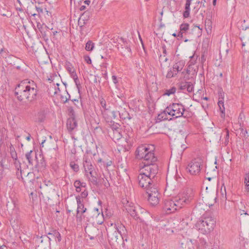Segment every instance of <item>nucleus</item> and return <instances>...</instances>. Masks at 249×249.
<instances>
[{
	"mask_svg": "<svg viewBox=\"0 0 249 249\" xmlns=\"http://www.w3.org/2000/svg\"><path fill=\"white\" fill-rule=\"evenodd\" d=\"M15 94L20 101L32 103L37 99L36 84L33 81L25 80L21 82L15 89Z\"/></svg>",
	"mask_w": 249,
	"mask_h": 249,
	"instance_id": "f257e3e1",
	"label": "nucleus"
},
{
	"mask_svg": "<svg viewBox=\"0 0 249 249\" xmlns=\"http://www.w3.org/2000/svg\"><path fill=\"white\" fill-rule=\"evenodd\" d=\"M215 223V218L209 213H206L196 222L195 226L201 233L206 234L213 230Z\"/></svg>",
	"mask_w": 249,
	"mask_h": 249,
	"instance_id": "f03ea898",
	"label": "nucleus"
},
{
	"mask_svg": "<svg viewBox=\"0 0 249 249\" xmlns=\"http://www.w3.org/2000/svg\"><path fill=\"white\" fill-rule=\"evenodd\" d=\"M136 157L139 159H143L144 164H155L157 158L155 156L152 150H150L148 146L141 145L136 150Z\"/></svg>",
	"mask_w": 249,
	"mask_h": 249,
	"instance_id": "7ed1b4c3",
	"label": "nucleus"
},
{
	"mask_svg": "<svg viewBox=\"0 0 249 249\" xmlns=\"http://www.w3.org/2000/svg\"><path fill=\"white\" fill-rule=\"evenodd\" d=\"M187 198L185 196L179 198L175 203L172 200H165L164 202L163 210L167 214L175 212L178 208L183 207L186 204Z\"/></svg>",
	"mask_w": 249,
	"mask_h": 249,
	"instance_id": "20e7f679",
	"label": "nucleus"
},
{
	"mask_svg": "<svg viewBox=\"0 0 249 249\" xmlns=\"http://www.w3.org/2000/svg\"><path fill=\"white\" fill-rule=\"evenodd\" d=\"M91 157L88 154L84 155L83 158V165L86 175L89 178H92L94 181H97V173L91 163Z\"/></svg>",
	"mask_w": 249,
	"mask_h": 249,
	"instance_id": "39448f33",
	"label": "nucleus"
},
{
	"mask_svg": "<svg viewBox=\"0 0 249 249\" xmlns=\"http://www.w3.org/2000/svg\"><path fill=\"white\" fill-rule=\"evenodd\" d=\"M184 110V107L181 105L173 104L167 107L161 115L168 114L171 116L178 118L183 115Z\"/></svg>",
	"mask_w": 249,
	"mask_h": 249,
	"instance_id": "423d86ee",
	"label": "nucleus"
},
{
	"mask_svg": "<svg viewBox=\"0 0 249 249\" xmlns=\"http://www.w3.org/2000/svg\"><path fill=\"white\" fill-rule=\"evenodd\" d=\"M138 180L139 186L146 191L150 189L151 187L157 186L156 180H154L140 172L138 176Z\"/></svg>",
	"mask_w": 249,
	"mask_h": 249,
	"instance_id": "0eeeda50",
	"label": "nucleus"
},
{
	"mask_svg": "<svg viewBox=\"0 0 249 249\" xmlns=\"http://www.w3.org/2000/svg\"><path fill=\"white\" fill-rule=\"evenodd\" d=\"M146 192L148 195V201L150 204L152 206L158 204L160 198V195L159 193L157 186L151 187Z\"/></svg>",
	"mask_w": 249,
	"mask_h": 249,
	"instance_id": "6e6552de",
	"label": "nucleus"
},
{
	"mask_svg": "<svg viewBox=\"0 0 249 249\" xmlns=\"http://www.w3.org/2000/svg\"><path fill=\"white\" fill-rule=\"evenodd\" d=\"M140 172L146 176H148L154 180H156L155 178L158 172V166L156 164H147L140 169Z\"/></svg>",
	"mask_w": 249,
	"mask_h": 249,
	"instance_id": "1a4fd4ad",
	"label": "nucleus"
},
{
	"mask_svg": "<svg viewBox=\"0 0 249 249\" xmlns=\"http://www.w3.org/2000/svg\"><path fill=\"white\" fill-rule=\"evenodd\" d=\"M201 165V160L199 158H196L193 160L188 164V170L191 175H197L200 171Z\"/></svg>",
	"mask_w": 249,
	"mask_h": 249,
	"instance_id": "9d476101",
	"label": "nucleus"
},
{
	"mask_svg": "<svg viewBox=\"0 0 249 249\" xmlns=\"http://www.w3.org/2000/svg\"><path fill=\"white\" fill-rule=\"evenodd\" d=\"M66 70L69 72L71 77L72 78L75 83V85H76L77 89H78V90H79L80 83L78 79V76L77 75V74L76 73L75 70L71 63L68 62L66 63Z\"/></svg>",
	"mask_w": 249,
	"mask_h": 249,
	"instance_id": "9b49d317",
	"label": "nucleus"
},
{
	"mask_svg": "<svg viewBox=\"0 0 249 249\" xmlns=\"http://www.w3.org/2000/svg\"><path fill=\"white\" fill-rule=\"evenodd\" d=\"M185 63L184 61L181 60L176 63L173 66L174 70H175L177 73L181 72L184 78L187 74V68L185 66Z\"/></svg>",
	"mask_w": 249,
	"mask_h": 249,
	"instance_id": "f8f14e48",
	"label": "nucleus"
},
{
	"mask_svg": "<svg viewBox=\"0 0 249 249\" xmlns=\"http://www.w3.org/2000/svg\"><path fill=\"white\" fill-rule=\"evenodd\" d=\"M77 124L74 117H70L67 122V127L69 132L72 134L73 131L76 129Z\"/></svg>",
	"mask_w": 249,
	"mask_h": 249,
	"instance_id": "ddd939ff",
	"label": "nucleus"
},
{
	"mask_svg": "<svg viewBox=\"0 0 249 249\" xmlns=\"http://www.w3.org/2000/svg\"><path fill=\"white\" fill-rule=\"evenodd\" d=\"M111 226L113 227L110 228H108V231L107 232L108 238H110L111 240L113 241L117 242L120 234L117 230H116V228L115 227H114V226H113L112 224H111Z\"/></svg>",
	"mask_w": 249,
	"mask_h": 249,
	"instance_id": "4468645a",
	"label": "nucleus"
},
{
	"mask_svg": "<svg viewBox=\"0 0 249 249\" xmlns=\"http://www.w3.org/2000/svg\"><path fill=\"white\" fill-rule=\"evenodd\" d=\"M128 203V204L125 206V209L127 213L134 219H138L139 216L136 207L134 206V204L132 203Z\"/></svg>",
	"mask_w": 249,
	"mask_h": 249,
	"instance_id": "2eb2a0df",
	"label": "nucleus"
},
{
	"mask_svg": "<svg viewBox=\"0 0 249 249\" xmlns=\"http://www.w3.org/2000/svg\"><path fill=\"white\" fill-rule=\"evenodd\" d=\"M36 10L37 12V13H33L32 11H30L28 9L29 12V14L31 15L32 16L35 17L36 15L40 16L41 14H43L44 12H46L47 13L48 11H47L45 5L43 3H38L37 5L35 6Z\"/></svg>",
	"mask_w": 249,
	"mask_h": 249,
	"instance_id": "dca6fc26",
	"label": "nucleus"
},
{
	"mask_svg": "<svg viewBox=\"0 0 249 249\" xmlns=\"http://www.w3.org/2000/svg\"><path fill=\"white\" fill-rule=\"evenodd\" d=\"M97 163L101 169L103 168L107 169L108 167L111 165L112 162L110 160L106 159V157H104L103 158H99L97 160Z\"/></svg>",
	"mask_w": 249,
	"mask_h": 249,
	"instance_id": "f3484780",
	"label": "nucleus"
},
{
	"mask_svg": "<svg viewBox=\"0 0 249 249\" xmlns=\"http://www.w3.org/2000/svg\"><path fill=\"white\" fill-rule=\"evenodd\" d=\"M85 231L91 240L96 238L97 233L99 232V230L94 227H87Z\"/></svg>",
	"mask_w": 249,
	"mask_h": 249,
	"instance_id": "a211bd4d",
	"label": "nucleus"
},
{
	"mask_svg": "<svg viewBox=\"0 0 249 249\" xmlns=\"http://www.w3.org/2000/svg\"><path fill=\"white\" fill-rule=\"evenodd\" d=\"M76 200L77 204L76 213H86L87 210V208L85 207L83 200H81L80 196H76Z\"/></svg>",
	"mask_w": 249,
	"mask_h": 249,
	"instance_id": "6ab92c4d",
	"label": "nucleus"
},
{
	"mask_svg": "<svg viewBox=\"0 0 249 249\" xmlns=\"http://www.w3.org/2000/svg\"><path fill=\"white\" fill-rule=\"evenodd\" d=\"M114 226L116 230L118 231L120 236L124 240V238L126 234V230L125 227L121 224H118V225L114 224Z\"/></svg>",
	"mask_w": 249,
	"mask_h": 249,
	"instance_id": "aec40b11",
	"label": "nucleus"
},
{
	"mask_svg": "<svg viewBox=\"0 0 249 249\" xmlns=\"http://www.w3.org/2000/svg\"><path fill=\"white\" fill-rule=\"evenodd\" d=\"M89 213H76V220L78 224H82L83 222H86L89 221L88 219H86V216ZM87 218H88L87 217Z\"/></svg>",
	"mask_w": 249,
	"mask_h": 249,
	"instance_id": "412c9836",
	"label": "nucleus"
},
{
	"mask_svg": "<svg viewBox=\"0 0 249 249\" xmlns=\"http://www.w3.org/2000/svg\"><path fill=\"white\" fill-rule=\"evenodd\" d=\"M47 112V111L45 110L38 112L36 116L35 121L38 123L43 122L45 120Z\"/></svg>",
	"mask_w": 249,
	"mask_h": 249,
	"instance_id": "4be33fe9",
	"label": "nucleus"
},
{
	"mask_svg": "<svg viewBox=\"0 0 249 249\" xmlns=\"http://www.w3.org/2000/svg\"><path fill=\"white\" fill-rule=\"evenodd\" d=\"M102 114L103 117L105 119L107 122H110L112 117L110 113V108L109 109H106L105 110H101Z\"/></svg>",
	"mask_w": 249,
	"mask_h": 249,
	"instance_id": "5701e85b",
	"label": "nucleus"
},
{
	"mask_svg": "<svg viewBox=\"0 0 249 249\" xmlns=\"http://www.w3.org/2000/svg\"><path fill=\"white\" fill-rule=\"evenodd\" d=\"M187 32V24L183 23L180 26V31L178 33V37L182 38L186 35Z\"/></svg>",
	"mask_w": 249,
	"mask_h": 249,
	"instance_id": "b1692460",
	"label": "nucleus"
},
{
	"mask_svg": "<svg viewBox=\"0 0 249 249\" xmlns=\"http://www.w3.org/2000/svg\"><path fill=\"white\" fill-rule=\"evenodd\" d=\"M73 185L76 188V191L78 193L82 191L81 188L82 187L85 188L86 186V183L82 182L79 180L75 181Z\"/></svg>",
	"mask_w": 249,
	"mask_h": 249,
	"instance_id": "393cba45",
	"label": "nucleus"
},
{
	"mask_svg": "<svg viewBox=\"0 0 249 249\" xmlns=\"http://www.w3.org/2000/svg\"><path fill=\"white\" fill-rule=\"evenodd\" d=\"M121 129L120 130H117L113 131L112 139L115 142H116L122 138V135L121 134Z\"/></svg>",
	"mask_w": 249,
	"mask_h": 249,
	"instance_id": "a878e982",
	"label": "nucleus"
},
{
	"mask_svg": "<svg viewBox=\"0 0 249 249\" xmlns=\"http://www.w3.org/2000/svg\"><path fill=\"white\" fill-rule=\"evenodd\" d=\"M48 234L52 237H54L55 240H57L58 242H60L61 240L60 233L56 230L53 231L52 233H49Z\"/></svg>",
	"mask_w": 249,
	"mask_h": 249,
	"instance_id": "bb28decb",
	"label": "nucleus"
},
{
	"mask_svg": "<svg viewBox=\"0 0 249 249\" xmlns=\"http://www.w3.org/2000/svg\"><path fill=\"white\" fill-rule=\"evenodd\" d=\"M241 40L242 41V52H244V56L245 54L249 56V50L244 49V47H245L246 45H249V40H244L242 38H241Z\"/></svg>",
	"mask_w": 249,
	"mask_h": 249,
	"instance_id": "cd10ccee",
	"label": "nucleus"
},
{
	"mask_svg": "<svg viewBox=\"0 0 249 249\" xmlns=\"http://www.w3.org/2000/svg\"><path fill=\"white\" fill-rule=\"evenodd\" d=\"M244 183L245 184V191L249 193V172L245 175Z\"/></svg>",
	"mask_w": 249,
	"mask_h": 249,
	"instance_id": "c85d7f7f",
	"label": "nucleus"
},
{
	"mask_svg": "<svg viewBox=\"0 0 249 249\" xmlns=\"http://www.w3.org/2000/svg\"><path fill=\"white\" fill-rule=\"evenodd\" d=\"M109 122L110 123V125L111 126V128L112 131L117 130H120V129H121V128L120 127L121 126L119 124L115 123L114 122H112L111 121Z\"/></svg>",
	"mask_w": 249,
	"mask_h": 249,
	"instance_id": "c756f323",
	"label": "nucleus"
},
{
	"mask_svg": "<svg viewBox=\"0 0 249 249\" xmlns=\"http://www.w3.org/2000/svg\"><path fill=\"white\" fill-rule=\"evenodd\" d=\"M177 74V72L175 70H174V69L173 67L172 69H170L169 71H168L166 74V77L168 78H170L171 77H174Z\"/></svg>",
	"mask_w": 249,
	"mask_h": 249,
	"instance_id": "7c9ffc66",
	"label": "nucleus"
},
{
	"mask_svg": "<svg viewBox=\"0 0 249 249\" xmlns=\"http://www.w3.org/2000/svg\"><path fill=\"white\" fill-rule=\"evenodd\" d=\"M100 103L102 107L101 110H105L106 109L110 108V107L107 105L106 100L103 98H101L100 99Z\"/></svg>",
	"mask_w": 249,
	"mask_h": 249,
	"instance_id": "2f4dec72",
	"label": "nucleus"
},
{
	"mask_svg": "<svg viewBox=\"0 0 249 249\" xmlns=\"http://www.w3.org/2000/svg\"><path fill=\"white\" fill-rule=\"evenodd\" d=\"M188 192H189V194L188 195V201L189 200H192L195 196V191L193 188L188 189V194H189Z\"/></svg>",
	"mask_w": 249,
	"mask_h": 249,
	"instance_id": "473e14b6",
	"label": "nucleus"
},
{
	"mask_svg": "<svg viewBox=\"0 0 249 249\" xmlns=\"http://www.w3.org/2000/svg\"><path fill=\"white\" fill-rule=\"evenodd\" d=\"M94 48V43L90 40L88 41L86 44L85 49L88 51H91Z\"/></svg>",
	"mask_w": 249,
	"mask_h": 249,
	"instance_id": "72a5a7b5",
	"label": "nucleus"
},
{
	"mask_svg": "<svg viewBox=\"0 0 249 249\" xmlns=\"http://www.w3.org/2000/svg\"><path fill=\"white\" fill-rule=\"evenodd\" d=\"M70 98V95L68 94L67 91H65L64 95H61V100L63 103H66Z\"/></svg>",
	"mask_w": 249,
	"mask_h": 249,
	"instance_id": "f704fd0d",
	"label": "nucleus"
},
{
	"mask_svg": "<svg viewBox=\"0 0 249 249\" xmlns=\"http://www.w3.org/2000/svg\"><path fill=\"white\" fill-rule=\"evenodd\" d=\"M190 81H188V92H191L193 91L194 86V80L193 79H189Z\"/></svg>",
	"mask_w": 249,
	"mask_h": 249,
	"instance_id": "c9c22d12",
	"label": "nucleus"
},
{
	"mask_svg": "<svg viewBox=\"0 0 249 249\" xmlns=\"http://www.w3.org/2000/svg\"><path fill=\"white\" fill-rule=\"evenodd\" d=\"M176 91L175 88L173 87L170 89H166L164 93V95L170 96V95L174 94Z\"/></svg>",
	"mask_w": 249,
	"mask_h": 249,
	"instance_id": "e433bc0d",
	"label": "nucleus"
},
{
	"mask_svg": "<svg viewBox=\"0 0 249 249\" xmlns=\"http://www.w3.org/2000/svg\"><path fill=\"white\" fill-rule=\"evenodd\" d=\"M32 152H33L31 150L29 152H28L25 154V157H26V159L28 161L29 163L30 164H32L33 160H32V157H31V154L32 153Z\"/></svg>",
	"mask_w": 249,
	"mask_h": 249,
	"instance_id": "4c0bfd02",
	"label": "nucleus"
},
{
	"mask_svg": "<svg viewBox=\"0 0 249 249\" xmlns=\"http://www.w3.org/2000/svg\"><path fill=\"white\" fill-rule=\"evenodd\" d=\"M70 167L75 172H77L79 170V166L74 162L72 161L70 163Z\"/></svg>",
	"mask_w": 249,
	"mask_h": 249,
	"instance_id": "58836bf2",
	"label": "nucleus"
},
{
	"mask_svg": "<svg viewBox=\"0 0 249 249\" xmlns=\"http://www.w3.org/2000/svg\"><path fill=\"white\" fill-rule=\"evenodd\" d=\"M168 60V58L165 55L160 54L159 56V61L161 64H163L165 62H166Z\"/></svg>",
	"mask_w": 249,
	"mask_h": 249,
	"instance_id": "ea45409f",
	"label": "nucleus"
},
{
	"mask_svg": "<svg viewBox=\"0 0 249 249\" xmlns=\"http://www.w3.org/2000/svg\"><path fill=\"white\" fill-rule=\"evenodd\" d=\"M218 105L219 107L220 111L223 113L225 111V107H224V101L218 100Z\"/></svg>",
	"mask_w": 249,
	"mask_h": 249,
	"instance_id": "a19ab883",
	"label": "nucleus"
},
{
	"mask_svg": "<svg viewBox=\"0 0 249 249\" xmlns=\"http://www.w3.org/2000/svg\"><path fill=\"white\" fill-rule=\"evenodd\" d=\"M94 212L95 213V215H96V218H103V214L102 213L100 214V213L99 212V210L97 208H95L93 209V211L92 213Z\"/></svg>",
	"mask_w": 249,
	"mask_h": 249,
	"instance_id": "79ce46f5",
	"label": "nucleus"
},
{
	"mask_svg": "<svg viewBox=\"0 0 249 249\" xmlns=\"http://www.w3.org/2000/svg\"><path fill=\"white\" fill-rule=\"evenodd\" d=\"M184 82H180L179 85V88L180 90H185L187 89V82L186 80H184Z\"/></svg>",
	"mask_w": 249,
	"mask_h": 249,
	"instance_id": "37998d69",
	"label": "nucleus"
},
{
	"mask_svg": "<svg viewBox=\"0 0 249 249\" xmlns=\"http://www.w3.org/2000/svg\"><path fill=\"white\" fill-rule=\"evenodd\" d=\"M241 115L239 116V118H238V123L240 124V127L239 129H240L241 131L244 134L247 133V131L246 130H244V128H243V125L241 124V122H242V118L240 117Z\"/></svg>",
	"mask_w": 249,
	"mask_h": 249,
	"instance_id": "c03bdc74",
	"label": "nucleus"
},
{
	"mask_svg": "<svg viewBox=\"0 0 249 249\" xmlns=\"http://www.w3.org/2000/svg\"><path fill=\"white\" fill-rule=\"evenodd\" d=\"M189 57L191 59L190 61V64L189 65L188 67H190L192 65H194L195 64L196 58L194 55L190 56Z\"/></svg>",
	"mask_w": 249,
	"mask_h": 249,
	"instance_id": "a18cd8bd",
	"label": "nucleus"
},
{
	"mask_svg": "<svg viewBox=\"0 0 249 249\" xmlns=\"http://www.w3.org/2000/svg\"><path fill=\"white\" fill-rule=\"evenodd\" d=\"M5 160L6 159L5 158L0 156V167L1 169L4 167V163L5 162Z\"/></svg>",
	"mask_w": 249,
	"mask_h": 249,
	"instance_id": "49530a36",
	"label": "nucleus"
},
{
	"mask_svg": "<svg viewBox=\"0 0 249 249\" xmlns=\"http://www.w3.org/2000/svg\"><path fill=\"white\" fill-rule=\"evenodd\" d=\"M226 137H225V145H227L229 142V131L228 130L226 129Z\"/></svg>",
	"mask_w": 249,
	"mask_h": 249,
	"instance_id": "de8ad7c7",
	"label": "nucleus"
},
{
	"mask_svg": "<svg viewBox=\"0 0 249 249\" xmlns=\"http://www.w3.org/2000/svg\"><path fill=\"white\" fill-rule=\"evenodd\" d=\"M218 94H219V100L224 101V93L222 91H219Z\"/></svg>",
	"mask_w": 249,
	"mask_h": 249,
	"instance_id": "09e8293b",
	"label": "nucleus"
},
{
	"mask_svg": "<svg viewBox=\"0 0 249 249\" xmlns=\"http://www.w3.org/2000/svg\"><path fill=\"white\" fill-rule=\"evenodd\" d=\"M88 195V192L87 191H83L81 194V196L82 198L86 197Z\"/></svg>",
	"mask_w": 249,
	"mask_h": 249,
	"instance_id": "8fccbe9b",
	"label": "nucleus"
},
{
	"mask_svg": "<svg viewBox=\"0 0 249 249\" xmlns=\"http://www.w3.org/2000/svg\"><path fill=\"white\" fill-rule=\"evenodd\" d=\"M112 80L113 82L115 84H117L118 83V79L115 75L112 76Z\"/></svg>",
	"mask_w": 249,
	"mask_h": 249,
	"instance_id": "3c124183",
	"label": "nucleus"
},
{
	"mask_svg": "<svg viewBox=\"0 0 249 249\" xmlns=\"http://www.w3.org/2000/svg\"><path fill=\"white\" fill-rule=\"evenodd\" d=\"M110 114L112 117V119H115L117 117L116 112L115 111H111L110 110Z\"/></svg>",
	"mask_w": 249,
	"mask_h": 249,
	"instance_id": "603ef678",
	"label": "nucleus"
},
{
	"mask_svg": "<svg viewBox=\"0 0 249 249\" xmlns=\"http://www.w3.org/2000/svg\"><path fill=\"white\" fill-rule=\"evenodd\" d=\"M126 44L125 45V49L127 51V53H129V54L131 53V49L130 48V46L127 44V43H126Z\"/></svg>",
	"mask_w": 249,
	"mask_h": 249,
	"instance_id": "864d4df0",
	"label": "nucleus"
},
{
	"mask_svg": "<svg viewBox=\"0 0 249 249\" xmlns=\"http://www.w3.org/2000/svg\"><path fill=\"white\" fill-rule=\"evenodd\" d=\"M85 60L88 64H90L91 63V60L89 56H86L85 57Z\"/></svg>",
	"mask_w": 249,
	"mask_h": 249,
	"instance_id": "5fc2aeb1",
	"label": "nucleus"
},
{
	"mask_svg": "<svg viewBox=\"0 0 249 249\" xmlns=\"http://www.w3.org/2000/svg\"><path fill=\"white\" fill-rule=\"evenodd\" d=\"M69 111L70 113L71 114V117H74V111L71 107H70L69 108Z\"/></svg>",
	"mask_w": 249,
	"mask_h": 249,
	"instance_id": "6e6d98bb",
	"label": "nucleus"
},
{
	"mask_svg": "<svg viewBox=\"0 0 249 249\" xmlns=\"http://www.w3.org/2000/svg\"><path fill=\"white\" fill-rule=\"evenodd\" d=\"M184 8H185V11H184V13H183V16L185 18H187V2L185 4Z\"/></svg>",
	"mask_w": 249,
	"mask_h": 249,
	"instance_id": "4d7b16f0",
	"label": "nucleus"
},
{
	"mask_svg": "<svg viewBox=\"0 0 249 249\" xmlns=\"http://www.w3.org/2000/svg\"><path fill=\"white\" fill-rule=\"evenodd\" d=\"M162 55H165L166 56L167 54V52L166 50V47L165 46H162Z\"/></svg>",
	"mask_w": 249,
	"mask_h": 249,
	"instance_id": "13d9d810",
	"label": "nucleus"
},
{
	"mask_svg": "<svg viewBox=\"0 0 249 249\" xmlns=\"http://www.w3.org/2000/svg\"><path fill=\"white\" fill-rule=\"evenodd\" d=\"M87 9V7L85 5H81L79 7L80 11H84Z\"/></svg>",
	"mask_w": 249,
	"mask_h": 249,
	"instance_id": "bf43d9fd",
	"label": "nucleus"
},
{
	"mask_svg": "<svg viewBox=\"0 0 249 249\" xmlns=\"http://www.w3.org/2000/svg\"><path fill=\"white\" fill-rule=\"evenodd\" d=\"M56 85H57V87H58L59 85V84L58 83H57ZM54 88H55V91L54 92V94H56L57 93L58 91H59V89L58 88V87H57V89H56L55 87H54Z\"/></svg>",
	"mask_w": 249,
	"mask_h": 249,
	"instance_id": "052dcab7",
	"label": "nucleus"
},
{
	"mask_svg": "<svg viewBox=\"0 0 249 249\" xmlns=\"http://www.w3.org/2000/svg\"><path fill=\"white\" fill-rule=\"evenodd\" d=\"M104 184L107 188L109 186V183L107 180V181H104Z\"/></svg>",
	"mask_w": 249,
	"mask_h": 249,
	"instance_id": "680f3d73",
	"label": "nucleus"
},
{
	"mask_svg": "<svg viewBox=\"0 0 249 249\" xmlns=\"http://www.w3.org/2000/svg\"><path fill=\"white\" fill-rule=\"evenodd\" d=\"M83 2L85 4L89 5L90 3V1L89 0H85Z\"/></svg>",
	"mask_w": 249,
	"mask_h": 249,
	"instance_id": "e2e57ef3",
	"label": "nucleus"
},
{
	"mask_svg": "<svg viewBox=\"0 0 249 249\" xmlns=\"http://www.w3.org/2000/svg\"><path fill=\"white\" fill-rule=\"evenodd\" d=\"M12 157L13 159H15V160H17V154L16 153H15V154H12Z\"/></svg>",
	"mask_w": 249,
	"mask_h": 249,
	"instance_id": "0e129e2a",
	"label": "nucleus"
},
{
	"mask_svg": "<svg viewBox=\"0 0 249 249\" xmlns=\"http://www.w3.org/2000/svg\"><path fill=\"white\" fill-rule=\"evenodd\" d=\"M195 28L196 30H197L199 32H200V31L201 30V29L199 28V27L197 26H195Z\"/></svg>",
	"mask_w": 249,
	"mask_h": 249,
	"instance_id": "69168bd1",
	"label": "nucleus"
},
{
	"mask_svg": "<svg viewBox=\"0 0 249 249\" xmlns=\"http://www.w3.org/2000/svg\"><path fill=\"white\" fill-rule=\"evenodd\" d=\"M180 246L182 248H185V245H184V244L183 243H182V242L180 243Z\"/></svg>",
	"mask_w": 249,
	"mask_h": 249,
	"instance_id": "338daca9",
	"label": "nucleus"
},
{
	"mask_svg": "<svg viewBox=\"0 0 249 249\" xmlns=\"http://www.w3.org/2000/svg\"><path fill=\"white\" fill-rule=\"evenodd\" d=\"M6 50L3 49H1L0 50V53H2L3 52L6 53Z\"/></svg>",
	"mask_w": 249,
	"mask_h": 249,
	"instance_id": "774afa93",
	"label": "nucleus"
}]
</instances>
